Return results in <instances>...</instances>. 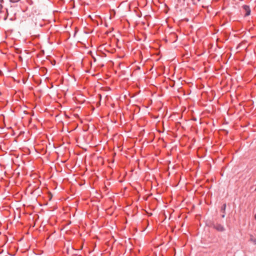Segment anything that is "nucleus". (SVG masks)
I'll return each instance as SVG.
<instances>
[{"instance_id": "f257e3e1", "label": "nucleus", "mask_w": 256, "mask_h": 256, "mask_svg": "<svg viewBox=\"0 0 256 256\" xmlns=\"http://www.w3.org/2000/svg\"><path fill=\"white\" fill-rule=\"evenodd\" d=\"M213 228L218 232H224L225 230L224 226L220 224H213Z\"/></svg>"}, {"instance_id": "f03ea898", "label": "nucleus", "mask_w": 256, "mask_h": 256, "mask_svg": "<svg viewBox=\"0 0 256 256\" xmlns=\"http://www.w3.org/2000/svg\"><path fill=\"white\" fill-rule=\"evenodd\" d=\"M242 8L245 12L244 16H247L250 14L251 10L249 6L246 4L244 5Z\"/></svg>"}, {"instance_id": "7ed1b4c3", "label": "nucleus", "mask_w": 256, "mask_h": 256, "mask_svg": "<svg viewBox=\"0 0 256 256\" xmlns=\"http://www.w3.org/2000/svg\"><path fill=\"white\" fill-rule=\"evenodd\" d=\"M226 206V204L225 203L222 204V206L221 208H220V212H222V214L221 216L222 218L225 217Z\"/></svg>"}, {"instance_id": "20e7f679", "label": "nucleus", "mask_w": 256, "mask_h": 256, "mask_svg": "<svg viewBox=\"0 0 256 256\" xmlns=\"http://www.w3.org/2000/svg\"><path fill=\"white\" fill-rule=\"evenodd\" d=\"M250 241L252 242L254 245L256 244V238H255L252 235L250 236Z\"/></svg>"}, {"instance_id": "39448f33", "label": "nucleus", "mask_w": 256, "mask_h": 256, "mask_svg": "<svg viewBox=\"0 0 256 256\" xmlns=\"http://www.w3.org/2000/svg\"><path fill=\"white\" fill-rule=\"evenodd\" d=\"M20 0H10V2L12 3H16L18 2Z\"/></svg>"}, {"instance_id": "423d86ee", "label": "nucleus", "mask_w": 256, "mask_h": 256, "mask_svg": "<svg viewBox=\"0 0 256 256\" xmlns=\"http://www.w3.org/2000/svg\"><path fill=\"white\" fill-rule=\"evenodd\" d=\"M8 10H6V15L4 17V20H6L7 19V18H8Z\"/></svg>"}, {"instance_id": "0eeeda50", "label": "nucleus", "mask_w": 256, "mask_h": 256, "mask_svg": "<svg viewBox=\"0 0 256 256\" xmlns=\"http://www.w3.org/2000/svg\"><path fill=\"white\" fill-rule=\"evenodd\" d=\"M2 3H0V12H1V10H2V8H3V6H2Z\"/></svg>"}, {"instance_id": "6e6552de", "label": "nucleus", "mask_w": 256, "mask_h": 256, "mask_svg": "<svg viewBox=\"0 0 256 256\" xmlns=\"http://www.w3.org/2000/svg\"><path fill=\"white\" fill-rule=\"evenodd\" d=\"M0 3H4V0H0Z\"/></svg>"}, {"instance_id": "1a4fd4ad", "label": "nucleus", "mask_w": 256, "mask_h": 256, "mask_svg": "<svg viewBox=\"0 0 256 256\" xmlns=\"http://www.w3.org/2000/svg\"><path fill=\"white\" fill-rule=\"evenodd\" d=\"M254 218L256 220V214L254 215Z\"/></svg>"}, {"instance_id": "9d476101", "label": "nucleus", "mask_w": 256, "mask_h": 256, "mask_svg": "<svg viewBox=\"0 0 256 256\" xmlns=\"http://www.w3.org/2000/svg\"><path fill=\"white\" fill-rule=\"evenodd\" d=\"M10 20H13V19L12 18H10Z\"/></svg>"}]
</instances>
